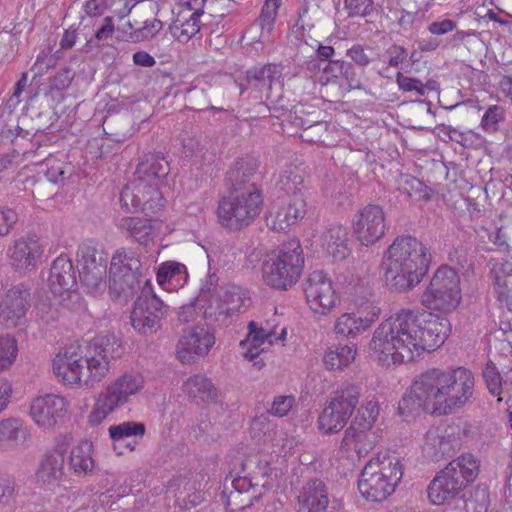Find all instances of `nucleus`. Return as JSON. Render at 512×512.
I'll return each mask as SVG.
<instances>
[{"mask_svg":"<svg viewBox=\"0 0 512 512\" xmlns=\"http://www.w3.org/2000/svg\"><path fill=\"white\" fill-rule=\"evenodd\" d=\"M451 333V323L425 310L404 308L375 330L369 347L382 366L402 364L423 352L441 347Z\"/></svg>","mask_w":512,"mask_h":512,"instance_id":"obj_1","label":"nucleus"},{"mask_svg":"<svg viewBox=\"0 0 512 512\" xmlns=\"http://www.w3.org/2000/svg\"><path fill=\"white\" fill-rule=\"evenodd\" d=\"M474 386V375L465 367L427 369L400 399L398 414L408 420L422 411L438 416L456 413L473 397Z\"/></svg>","mask_w":512,"mask_h":512,"instance_id":"obj_2","label":"nucleus"},{"mask_svg":"<svg viewBox=\"0 0 512 512\" xmlns=\"http://www.w3.org/2000/svg\"><path fill=\"white\" fill-rule=\"evenodd\" d=\"M431 263L429 249L416 237L397 236L383 261L384 280L391 291L407 292L427 274Z\"/></svg>","mask_w":512,"mask_h":512,"instance_id":"obj_3","label":"nucleus"},{"mask_svg":"<svg viewBox=\"0 0 512 512\" xmlns=\"http://www.w3.org/2000/svg\"><path fill=\"white\" fill-rule=\"evenodd\" d=\"M480 459L472 453H464L440 470L427 487L433 505H443L464 497L465 489L480 473Z\"/></svg>","mask_w":512,"mask_h":512,"instance_id":"obj_4","label":"nucleus"},{"mask_svg":"<svg viewBox=\"0 0 512 512\" xmlns=\"http://www.w3.org/2000/svg\"><path fill=\"white\" fill-rule=\"evenodd\" d=\"M403 476V465L397 456L378 455L363 468L358 480V490L363 498L371 502L387 499Z\"/></svg>","mask_w":512,"mask_h":512,"instance_id":"obj_5","label":"nucleus"},{"mask_svg":"<svg viewBox=\"0 0 512 512\" xmlns=\"http://www.w3.org/2000/svg\"><path fill=\"white\" fill-rule=\"evenodd\" d=\"M303 248L298 240L281 245L278 253L263 264V279L273 289L287 290L300 278L304 267Z\"/></svg>","mask_w":512,"mask_h":512,"instance_id":"obj_6","label":"nucleus"},{"mask_svg":"<svg viewBox=\"0 0 512 512\" xmlns=\"http://www.w3.org/2000/svg\"><path fill=\"white\" fill-rule=\"evenodd\" d=\"M263 205L264 196L227 192L218 200V223L229 232H239L254 223L260 216Z\"/></svg>","mask_w":512,"mask_h":512,"instance_id":"obj_7","label":"nucleus"},{"mask_svg":"<svg viewBox=\"0 0 512 512\" xmlns=\"http://www.w3.org/2000/svg\"><path fill=\"white\" fill-rule=\"evenodd\" d=\"M461 299L460 277L455 269L444 265L431 278L421 295V304L429 310L450 314L458 308Z\"/></svg>","mask_w":512,"mask_h":512,"instance_id":"obj_8","label":"nucleus"},{"mask_svg":"<svg viewBox=\"0 0 512 512\" xmlns=\"http://www.w3.org/2000/svg\"><path fill=\"white\" fill-rule=\"evenodd\" d=\"M379 416V403L367 400L358 409L355 419L345 430L340 449L344 452L354 450L359 457L367 455L378 442L379 435L373 425Z\"/></svg>","mask_w":512,"mask_h":512,"instance_id":"obj_9","label":"nucleus"},{"mask_svg":"<svg viewBox=\"0 0 512 512\" xmlns=\"http://www.w3.org/2000/svg\"><path fill=\"white\" fill-rule=\"evenodd\" d=\"M172 311L170 306L155 294L150 280H145L130 313L131 325L140 335H154L162 328L163 321Z\"/></svg>","mask_w":512,"mask_h":512,"instance_id":"obj_10","label":"nucleus"},{"mask_svg":"<svg viewBox=\"0 0 512 512\" xmlns=\"http://www.w3.org/2000/svg\"><path fill=\"white\" fill-rule=\"evenodd\" d=\"M124 347L119 337L114 333L99 334L90 343L86 352V369L88 377L85 386L93 388L109 372L110 362L120 358Z\"/></svg>","mask_w":512,"mask_h":512,"instance_id":"obj_11","label":"nucleus"},{"mask_svg":"<svg viewBox=\"0 0 512 512\" xmlns=\"http://www.w3.org/2000/svg\"><path fill=\"white\" fill-rule=\"evenodd\" d=\"M121 208L127 212H143L152 218L165 205V199L156 182L133 179L120 192Z\"/></svg>","mask_w":512,"mask_h":512,"instance_id":"obj_12","label":"nucleus"},{"mask_svg":"<svg viewBox=\"0 0 512 512\" xmlns=\"http://www.w3.org/2000/svg\"><path fill=\"white\" fill-rule=\"evenodd\" d=\"M259 167V160L252 155L237 157L224 176L226 191L264 196Z\"/></svg>","mask_w":512,"mask_h":512,"instance_id":"obj_13","label":"nucleus"},{"mask_svg":"<svg viewBox=\"0 0 512 512\" xmlns=\"http://www.w3.org/2000/svg\"><path fill=\"white\" fill-rule=\"evenodd\" d=\"M306 301L311 310L329 314L340 302L331 278L322 270L310 273L303 283Z\"/></svg>","mask_w":512,"mask_h":512,"instance_id":"obj_14","label":"nucleus"},{"mask_svg":"<svg viewBox=\"0 0 512 512\" xmlns=\"http://www.w3.org/2000/svg\"><path fill=\"white\" fill-rule=\"evenodd\" d=\"M31 284L21 282L8 289L0 304V320L6 327H16L26 320L31 306Z\"/></svg>","mask_w":512,"mask_h":512,"instance_id":"obj_15","label":"nucleus"},{"mask_svg":"<svg viewBox=\"0 0 512 512\" xmlns=\"http://www.w3.org/2000/svg\"><path fill=\"white\" fill-rule=\"evenodd\" d=\"M283 78V67L277 63H267L262 66H253L248 69L237 86L240 94L246 91L254 93V97H259L263 92L270 93L274 86L282 88L281 79Z\"/></svg>","mask_w":512,"mask_h":512,"instance_id":"obj_16","label":"nucleus"},{"mask_svg":"<svg viewBox=\"0 0 512 512\" xmlns=\"http://www.w3.org/2000/svg\"><path fill=\"white\" fill-rule=\"evenodd\" d=\"M353 230L358 241L364 246L378 242L386 230L385 213L377 204H368L355 215Z\"/></svg>","mask_w":512,"mask_h":512,"instance_id":"obj_17","label":"nucleus"},{"mask_svg":"<svg viewBox=\"0 0 512 512\" xmlns=\"http://www.w3.org/2000/svg\"><path fill=\"white\" fill-rule=\"evenodd\" d=\"M86 355L74 347L65 348L59 352L53 360V372L56 377L65 385H76L88 377L86 369Z\"/></svg>","mask_w":512,"mask_h":512,"instance_id":"obj_18","label":"nucleus"},{"mask_svg":"<svg viewBox=\"0 0 512 512\" xmlns=\"http://www.w3.org/2000/svg\"><path fill=\"white\" fill-rule=\"evenodd\" d=\"M215 344V336L208 328L195 326L185 330L177 344V355L184 363H191L195 357H203Z\"/></svg>","mask_w":512,"mask_h":512,"instance_id":"obj_19","label":"nucleus"},{"mask_svg":"<svg viewBox=\"0 0 512 512\" xmlns=\"http://www.w3.org/2000/svg\"><path fill=\"white\" fill-rule=\"evenodd\" d=\"M305 214L306 202L303 195L284 197L280 203L272 204L267 223L274 231H285Z\"/></svg>","mask_w":512,"mask_h":512,"instance_id":"obj_20","label":"nucleus"},{"mask_svg":"<svg viewBox=\"0 0 512 512\" xmlns=\"http://www.w3.org/2000/svg\"><path fill=\"white\" fill-rule=\"evenodd\" d=\"M459 438L448 429L431 427L424 436L423 456L430 461H439L450 457L459 448Z\"/></svg>","mask_w":512,"mask_h":512,"instance_id":"obj_21","label":"nucleus"},{"mask_svg":"<svg viewBox=\"0 0 512 512\" xmlns=\"http://www.w3.org/2000/svg\"><path fill=\"white\" fill-rule=\"evenodd\" d=\"M51 292L54 295L62 296L64 293L69 297L77 296V276L71 259L60 254L53 262L48 277Z\"/></svg>","mask_w":512,"mask_h":512,"instance_id":"obj_22","label":"nucleus"},{"mask_svg":"<svg viewBox=\"0 0 512 512\" xmlns=\"http://www.w3.org/2000/svg\"><path fill=\"white\" fill-rule=\"evenodd\" d=\"M66 407L67 403L63 397L46 394L33 400L30 415L38 426L51 428L64 416Z\"/></svg>","mask_w":512,"mask_h":512,"instance_id":"obj_23","label":"nucleus"},{"mask_svg":"<svg viewBox=\"0 0 512 512\" xmlns=\"http://www.w3.org/2000/svg\"><path fill=\"white\" fill-rule=\"evenodd\" d=\"M248 334L244 340L240 342V347H247L244 352V358L253 361L259 358V355L265 351L262 347L265 344L273 345L278 340H284L286 336V328L281 330L279 336L272 330L259 326L255 321H250L247 325Z\"/></svg>","mask_w":512,"mask_h":512,"instance_id":"obj_24","label":"nucleus"},{"mask_svg":"<svg viewBox=\"0 0 512 512\" xmlns=\"http://www.w3.org/2000/svg\"><path fill=\"white\" fill-rule=\"evenodd\" d=\"M329 504L327 487L319 479L308 481L298 496L297 512H326Z\"/></svg>","mask_w":512,"mask_h":512,"instance_id":"obj_25","label":"nucleus"},{"mask_svg":"<svg viewBox=\"0 0 512 512\" xmlns=\"http://www.w3.org/2000/svg\"><path fill=\"white\" fill-rule=\"evenodd\" d=\"M8 253L13 268L21 271L34 268L43 250L37 240L21 238L14 242Z\"/></svg>","mask_w":512,"mask_h":512,"instance_id":"obj_26","label":"nucleus"},{"mask_svg":"<svg viewBox=\"0 0 512 512\" xmlns=\"http://www.w3.org/2000/svg\"><path fill=\"white\" fill-rule=\"evenodd\" d=\"M169 172V162L161 152L147 153L138 163L134 179L160 184Z\"/></svg>","mask_w":512,"mask_h":512,"instance_id":"obj_27","label":"nucleus"},{"mask_svg":"<svg viewBox=\"0 0 512 512\" xmlns=\"http://www.w3.org/2000/svg\"><path fill=\"white\" fill-rule=\"evenodd\" d=\"M145 280L143 274H109V293L113 299L128 301L141 292Z\"/></svg>","mask_w":512,"mask_h":512,"instance_id":"obj_28","label":"nucleus"},{"mask_svg":"<svg viewBox=\"0 0 512 512\" xmlns=\"http://www.w3.org/2000/svg\"><path fill=\"white\" fill-rule=\"evenodd\" d=\"M64 449L57 447L48 452L36 471L37 482L42 484H51L59 481L64 476Z\"/></svg>","mask_w":512,"mask_h":512,"instance_id":"obj_29","label":"nucleus"},{"mask_svg":"<svg viewBox=\"0 0 512 512\" xmlns=\"http://www.w3.org/2000/svg\"><path fill=\"white\" fill-rule=\"evenodd\" d=\"M347 229L339 224L330 226L322 235V247L334 261H343L349 254Z\"/></svg>","mask_w":512,"mask_h":512,"instance_id":"obj_30","label":"nucleus"},{"mask_svg":"<svg viewBox=\"0 0 512 512\" xmlns=\"http://www.w3.org/2000/svg\"><path fill=\"white\" fill-rule=\"evenodd\" d=\"M379 309L373 308L372 312L365 316H357L355 313H344L338 317L334 331L338 335L354 338L368 329L379 316Z\"/></svg>","mask_w":512,"mask_h":512,"instance_id":"obj_31","label":"nucleus"},{"mask_svg":"<svg viewBox=\"0 0 512 512\" xmlns=\"http://www.w3.org/2000/svg\"><path fill=\"white\" fill-rule=\"evenodd\" d=\"M158 284L166 290L176 291L183 287L188 280L187 268L177 261H165L157 269Z\"/></svg>","mask_w":512,"mask_h":512,"instance_id":"obj_32","label":"nucleus"},{"mask_svg":"<svg viewBox=\"0 0 512 512\" xmlns=\"http://www.w3.org/2000/svg\"><path fill=\"white\" fill-rule=\"evenodd\" d=\"M183 390L197 404L213 402L218 393L212 381L204 374H194L187 378Z\"/></svg>","mask_w":512,"mask_h":512,"instance_id":"obj_33","label":"nucleus"},{"mask_svg":"<svg viewBox=\"0 0 512 512\" xmlns=\"http://www.w3.org/2000/svg\"><path fill=\"white\" fill-rule=\"evenodd\" d=\"M141 387L142 383L139 377L125 373L110 384L104 393L120 407L127 402L129 396L137 393Z\"/></svg>","mask_w":512,"mask_h":512,"instance_id":"obj_34","label":"nucleus"},{"mask_svg":"<svg viewBox=\"0 0 512 512\" xmlns=\"http://www.w3.org/2000/svg\"><path fill=\"white\" fill-rule=\"evenodd\" d=\"M93 444L91 441H81L73 447L68 458V468L78 476H85L92 472L94 460L92 458Z\"/></svg>","mask_w":512,"mask_h":512,"instance_id":"obj_35","label":"nucleus"},{"mask_svg":"<svg viewBox=\"0 0 512 512\" xmlns=\"http://www.w3.org/2000/svg\"><path fill=\"white\" fill-rule=\"evenodd\" d=\"M362 395V386L357 383L344 382L334 392L330 400L333 406L345 411L344 415H351L359 404Z\"/></svg>","mask_w":512,"mask_h":512,"instance_id":"obj_36","label":"nucleus"},{"mask_svg":"<svg viewBox=\"0 0 512 512\" xmlns=\"http://www.w3.org/2000/svg\"><path fill=\"white\" fill-rule=\"evenodd\" d=\"M202 16L180 10L173 24L170 26L171 33L180 42H188L193 38L204 25L200 18Z\"/></svg>","mask_w":512,"mask_h":512,"instance_id":"obj_37","label":"nucleus"},{"mask_svg":"<svg viewBox=\"0 0 512 512\" xmlns=\"http://www.w3.org/2000/svg\"><path fill=\"white\" fill-rule=\"evenodd\" d=\"M109 437L114 443L123 442L128 438H134V444L128 442L125 447L130 451L135 450L137 439L141 440L146 433V426L142 422L124 421L111 425L108 429Z\"/></svg>","mask_w":512,"mask_h":512,"instance_id":"obj_38","label":"nucleus"},{"mask_svg":"<svg viewBox=\"0 0 512 512\" xmlns=\"http://www.w3.org/2000/svg\"><path fill=\"white\" fill-rule=\"evenodd\" d=\"M143 274L139 255L131 248H120L112 256L109 274Z\"/></svg>","mask_w":512,"mask_h":512,"instance_id":"obj_39","label":"nucleus"},{"mask_svg":"<svg viewBox=\"0 0 512 512\" xmlns=\"http://www.w3.org/2000/svg\"><path fill=\"white\" fill-rule=\"evenodd\" d=\"M118 227L141 245L148 244L154 230L151 219L140 217H124Z\"/></svg>","mask_w":512,"mask_h":512,"instance_id":"obj_40","label":"nucleus"},{"mask_svg":"<svg viewBox=\"0 0 512 512\" xmlns=\"http://www.w3.org/2000/svg\"><path fill=\"white\" fill-rule=\"evenodd\" d=\"M78 274L80 282L87 292L96 295L105 288L107 264L99 262V265L80 266Z\"/></svg>","mask_w":512,"mask_h":512,"instance_id":"obj_41","label":"nucleus"},{"mask_svg":"<svg viewBox=\"0 0 512 512\" xmlns=\"http://www.w3.org/2000/svg\"><path fill=\"white\" fill-rule=\"evenodd\" d=\"M344 412L329 402L319 416V429L325 434L337 433L342 430L351 417V415H344Z\"/></svg>","mask_w":512,"mask_h":512,"instance_id":"obj_42","label":"nucleus"},{"mask_svg":"<svg viewBox=\"0 0 512 512\" xmlns=\"http://www.w3.org/2000/svg\"><path fill=\"white\" fill-rule=\"evenodd\" d=\"M201 306L204 308V318L209 325L223 328L236 321L220 296L211 301L207 307L205 304Z\"/></svg>","mask_w":512,"mask_h":512,"instance_id":"obj_43","label":"nucleus"},{"mask_svg":"<svg viewBox=\"0 0 512 512\" xmlns=\"http://www.w3.org/2000/svg\"><path fill=\"white\" fill-rule=\"evenodd\" d=\"M356 345L338 346L327 351L323 357L325 367L330 371L343 370L355 358Z\"/></svg>","mask_w":512,"mask_h":512,"instance_id":"obj_44","label":"nucleus"},{"mask_svg":"<svg viewBox=\"0 0 512 512\" xmlns=\"http://www.w3.org/2000/svg\"><path fill=\"white\" fill-rule=\"evenodd\" d=\"M279 190L285 193V197H296L303 195L305 190L304 177L299 173L297 167L285 169L277 182Z\"/></svg>","mask_w":512,"mask_h":512,"instance_id":"obj_45","label":"nucleus"},{"mask_svg":"<svg viewBox=\"0 0 512 512\" xmlns=\"http://www.w3.org/2000/svg\"><path fill=\"white\" fill-rule=\"evenodd\" d=\"M220 297L236 320L240 314L246 311L251 303L250 297L237 286L227 287L220 294Z\"/></svg>","mask_w":512,"mask_h":512,"instance_id":"obj_46","label":"nucleus"},{"mask_svg":"<svg viewBox=\"0 0 512 512\" xmlns=\"http://www.w3.org/2000/svg\"><path fill=\"white\" fill-rule=\"evenodd\" d=\"M77 262L79 266L107 264V254L95 240L88 239L78 247Z\"/></svg>","mask_w":512,"mask_h":512,"instance_id":"obj_47","label":"nucleus"},{"mask_svg":"<svg viewBox=\"0 0 512 512\" xmlns=\"http://www.w3.org/2000/svg\"><path fill=\"white\" fill-rule=\"evenodd\" d=\"M135 24L138 26L130 33L129 36L132 43L149 40L158 34L163 28V22L155 17H148L145 19L135 18Z\"/></svg>","mask_w":512,"mask_h":512,"instance_id":"obj_48","label":"nucleus"},{"mask_svg":"<svg viewBox=\"0 0 512 512\" xmlns=\"http://www.w3.org/2000/svg\"><path fill=\"white\" fill-rule=\"evenodd\" d=\"M266 99L269 102L268 109L272 116L286 121H290V114L294 112L296 105H293L288 99H285L282 94V88L278 94H274L273 91L267 93Z\"/></svg>","mask_w":512,"mask_h":512,"instance_id":"obj_49","label":"nucleus"},{"mask_svg":"<svg viewBox=\"0 0 512 512\" xmlns=\"http://www.w3.org/2000/svg\"><path fill=\"white\" fill-rule=\"evenodd\" d=\"M320 111L313 109V107H306L305 105L298 104L294 108V112L290 114L289 123L295 127L302 128L303 130L317 124Z\"/></svg>","mask_w":512,"mask_h":512,"instance_id":"obj_50","label":"nucleus"},{"mask_svg":"<svg viewBox=\"0 0 512 512\" xmlns=\"http://www.w3.org/2000/svg\"><path fill=\"white\" fill-rule=\"evenodd\" d=\"M20 434H25L18 420L9 418L0 421V447H12L18 444Z\"/></svg>","mask_w":512,"mask_h":512,"instance_id":"obj_51","label":"nucleus"},{"mask_svg":"<svg viewBox=\"0 0 512 512\" xmlns=\"http://www.w3.org/2000/svg\"><path fill=\"white\" fill-rule=\"evenodd\" d=\"M402 191L416 201H429L432 190L416 177L406 175L403 179Z\"/></svg>","mask_w":512,"mask_h":512,"instance_id":"obj_52","label":"nucleus"},{"mask_svg":"<svg viewBox=\"0 0 512 512\" xmlns=\"http://www.w3.org/2000/svg\"><path fill=\"white\" fill-rule=\"evenodd\" d=\"M236 3L233 0H207L203 17L208 23L212 19H224L235 10Z\"/></svg>","mask_w":512,"mask_h":512,"instance_id":"obj_53","label":"nucleus"},{"mask_svg":"<svg viewBox=\"0 0 512 512\" xmlns=\"http://www.w3.org/2000/svg\"><path fill=\"white\" fill-rule=\"evenodd\" d=\"M464 503L466 512H487L490 505L488 488L478 485Z\"/></svg>","mask_w":512,"mask_h":512,"instance_id":"obj_54","label":"nucleus"},{"mask_svg":"<svg viewBox=\"0 0 512 512\" xmlns=\"http://www.w3.org/2000/svg\"><path fill=\"white\" fill-rule=\"evenodd\" d=\"M117 408L118 406L113 403L111 398L102 392L89 415V423L92 426L99 425L108 416V414L112 413Z\"/></svg>","mask_w":512,"mask_h":512,"instance_id":"obj_55","label":"nucleus"},{"mask_svg":"<svg viewBox=\"0 0 512 512\" xmlns=\"http://www.w3.org/2000/svg\"><path fill=\"white\" fill-rule=\"evenodd\" d=\"M36 317L42 323L49 325L59 318V311L47 296H39L34 306Z\"/></svg>","mask_w":512,"mask_h":512,"instance_id":"obj_56","label":"nucleus"},{"mask_svg":"<svg viewBox=\"0 0 512 512\" xmlns=\"http://www.w3.org/2000/svg\"><path fill=\"white\" fill-rule=\"evenodd\" d=\"M482 376L489 393L493 396H500L503 391V378L491 360L486 363Z\"/></svg>","mask_w":512,"mask_h":512,"instance_id":"obj_57","label":"nucleus"},{"mask_svg":"<svg viewBox=\"0 0 512 512\" xmlns=\"http://www.w3.org/2000/svg\"><path fill=\"white\" fill-rule=\"evenodd\" d=\"M18 353L17 341L9 335L0 337V372L8 369Z\"/></svg>","mask_w":512,"mask_h":512,"instance_id":"obj_58","label":"nucleus"},{"mask_svg":"<svg viewBox=\"0 0 512 512\" xmlns=\"http://www.w3.org/2000/svg\"><path fill=\"white\" fill-rule=\"evenodd\" d=\"M505 120V110L499 105H491L482 116L480 127L493 134L499 130V123Z\"/></svg>","mask_w":512,"mask_h":512,"instance_id":"obj_59","label":"nucleus"},{"mask_svg":"<svg viewBox=\"0 0 512 512\" xmlns=\"http://www.w3.org/2000/svg\"><path fill=\"white\" fill-rule=\"evenodd\" d=\"M449 138L458 143L464 148L468 149H479L483 147L485 138L472 130L466 132H460L457 129H451L449 132Z\"/></svg>","mask_w":512,"mask_h":512,"instance_id":"obj_60","label":"nucleus"},{"mask_svg":"<svg viewBox=\"0 0 512 512\" xmlns=\"http://www.w3.org/2000/svg\"><path fill=\"white\" fill-rule=\"evenodd\" d=\"M344 9L350 18H367L375 12L374 0H344Z\"/></svg>","mask_w":512,"mask_h":512,"instance_id":"obj_61","label":"nucleus"},{"mask_svg":"<svg viewBox=\"0 0 512 512\" xmlns=\"http://www.w3.org/2000/svg\"><path fill=\"white\" fill-rule=\"evenodd\" d=\"M243 496L244 494L240 493L239 490L236 491L232 489L228 494L224 490L221 498L227 509L235 511L250 507L253 504L252 499L256 498V496H248L247 499H245Z\"/></svg>","mask_w":512,"mask_h":512,"instance_id":"obj_62","label":"nucleus"},{"mask_svg":"<svg viewBox=\"0 0 512 512\" xmlns=\"http://www.w3.org/2000/svg\"><path fill=\"white\" fill-rule=\"evenodd\" d=\"M330 124L321 120L317 124L303 130L301 138L310 143H324L330 134Z\"/></svg>","mask_w":512,"mask_h":512,"instance_id":"obj_63","label":"nucleus"},{"mask_svg":"<svg viewBox=\"0 0 512 512\" xmlns=\"http://www.w3.org/2000/svg\"><path fill=\"white\" fill-rule=\"evenodd\" d=\"M75 72L69 68H63L49 79V92H62L70 86L74 79Z\"/></svg>","mask_w":512,"mask_h":512,"instance_id":"obj_64","label":"nucleus"}]
</instances>
